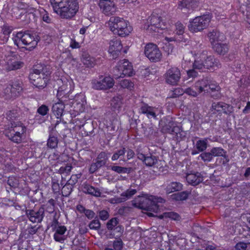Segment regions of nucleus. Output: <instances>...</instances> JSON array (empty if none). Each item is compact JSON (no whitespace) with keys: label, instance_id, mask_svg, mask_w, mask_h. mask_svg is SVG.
Instances as JSON below:
<instances>
[{"label":"nucleus","instance_id":"1","mask_svg":"<svg viewBox=\"0 0 250 250\" xmlns=\"http://www.w3.org/2000/svg\"><path fill=\"white\" fill-rule=\"evenodd\" d=\"M202 44H196L193 48L191 53L198 56L194 63H192L193 67L198 69L201 71H205L206 69H214L221 66V63L214 56L207 55V52L205 50H201Z\"/></svg>","mask_w":250,"mask_h":250},{"label":"nucleus","instance_id":"19","mask_svg":"<svg viewBox=\"0 0 250 250\" xmlns=\"http://www.w3.org/2000/svg\"><path fill=\"white\" fill-rule=\"evenodd\" d=\"M99 6L103 13L106 15H112L117 10L114 2L111 0H100Z\"/></svg>","mask_w":250,"mask_h":250},{"label":"nucleus","instance_id":"40","mask_svg":"<svg viewBox=\"0 0 250 250\" xmlns=\"http://www.w3.org/2000/svg\"><path fill=\"white\" fill-rule=\"evenodd\" d=\"M7 151L3 148H0V164L6 165V161L8 159Z\"/></svg>","mask_w":250,"mask_h":250},{"label":"nucleus","instance_id":"26","mask_svg":"<svg viewBox=\"0 0 250 250\" xmlns=\"http://www.w3.org/2000/svg\"><path fill=\"white\" fill-rule=\"evenodd\" d=\"M64 107V104L60 100L58 102L55 103L53 104L52 111L57 119H60L62 115Z\"/></svg>","mask_w":250,"mask_h":250},{"label":"nucleus","instance_id":"52","mask_svg":"<svg viewBox=\"0 0 250 250\" xmlns=\"http://www.w3.org/2000/svg\"><path fill=\"white\" fill-rule=\"evenodd\" d=\"M8 229L6 228H0V243L8 238Z\"/></svg>","mask_w":250,"mask_h":250},{"label":"nucleus","instance_id":"8","mask_svg":"<svg viewBox=\"0 0 250 250\" xmlns=\"http://www.w3.org/2000/svg\"><path fill=\"white\" fill-rule=\"evenodd\" d=\"M12 39L14 44L18 46L22 44L28 46L27 49L29 51L33 49L38 44V41L34 37L28 32H19Z\"/></svg>","mask_w":250,"mask_h":250},{"label":"nucleus","instance_id":"16","mask_svg":"<svg viewBox=\"0 0 250 250\" xmlns=\"http://www.w3.org/2000/svg\"><path fill=\"white\" fill-rule=\"evenodd\" d=\"M161 111L158 107L152 106L146 103H143L140 106V113L145 114L149 119H155Z\"/></svg>","mask_w":250,"mask_h":250},{"label":"nucleus","instance_id":"47","mask_svg":"<svg viewBox=\"0 0 250 250\" xmlns=\"http://www.w3.org/2000/svg\"><path fill=\"white\" fill-rule=\"evenodd\" d=\"M121 86L124 88L131 89L134 86V83L130 80L124 79L120 82Z\"/></svg>","mask_w":250,"mask_h":250},{"label":"nucleus","instance_id":"29","mask_svg":"<svg viewBox=\"0 0 250 250\" xmlns=\"http://www.w3.org/2000/svg\"><path fill=\"white\" fill-rule=\"evenodd\" d=\"M181 89L180 88L176 89L174 90V94L176 95H182L183 92L185 93L186 94L191 96L192 97H195L197 96V95L200 93L198 92V89H196L194 87V85L190 87H188L185 88L184 90H181V92H180Z\"/></svg>","mask_w":250,"mask_h":250},{"label":"nucleus","instance_id":"18","mask_svg":"<svg viewBox=\"0 0 250 250\" xmlns=\"http://www.w3.org/2000/svg\"><path fill=\"white\" fill-rule=\"evenodd\" d=\"M181 77V73L177 67L169 69L166 73V81L167 83L175 85L177 83Z\"/></svg>","mask_w":250,"mask_h":250},{"label":"nucleus","instance_id":"60","mask_svg":"<svg viewBox=\"0 0 250 250\" xmlns=\"http://www.w3.org/2000/svg\"><path fill=\"white\" fill-rule=\"evenodd\" d=\"M125 202L123 196L115 197L109 199V202L112 204H118Z\"/></svg>","mask_w":250,"mask_h":250},{"label":"nucleus","instance_id":"24","mask_svg":"<svg viewBox=\"0 0 250 250\" xmlns=\"http://www.w3.org/2000/svg\"><path fill=\"white\" fill-rule=\"evenodd\" d=\"M188 183L192 186H196L203 181V177L199 172L188 173L186 176Z\"/></svg>","mask_w":250,"mask_h":250},{"label":"nucleus","instance_id":"11","mask_svg":"<svg viewBox=\"0 0 250 250\" xmlns=\"http://www.w3.org/2000/svg\"><path fill=\"white\" fill-rule=\"evenodd\" d=\"M211 17L209 15L196 17L190 21L188 25V29L193 33L201 31L208 26Z\"/></svg>","mask_w":250,"mask_h":250},{"label":"nucleus","instance_id":"34","mask_svg":"<svg viewBox=\"0 0 250 250\" xmlns=\"http://www.w3.org/2000/svg\"><path fill=\"white\" fill-rule=\"evenodd\" d=\"M124 243L122 239H119L117 240H114L112 245H108L104 248V250H122L123 249Z\"/></svg>","mask_w":250,"mask_h":250},{"label":"nucleus","instance_id":"10","mask_svg":"<svg viewBox=\"0 0 250 250\" xmlns=\"http://www.w3.org/2000/svg\"><path fill=\"white\" fill-rule=\"evenodd\" d=\"M166 28L164 22H162L161 17L155 15L151 16L144 25V29L148 33L154 34L155 33H161Z\"/></svg>","mask_w":250,"mask_h":250},{"label":"nucleus","instance_id":"28","mask_svg":"<svg viewBox=\"0 0 250 250\" xmlns=\"http://www.w3.org/2000/svg\"><path fill=\"white\" fill-rule=\"evenodd\" d=\"M83 191L85 193L90 194L97 197L101 196V192L99 189L95 188L93 186L86 183L83 185Z\"/></svg>","mask_w":250,"mask_h":250},{"label":"nucleus","instance_id":"17","mask_svg":"<svg viewBox=\"0 0 250 250\" xmlns=\"http://www.w3.org/2000/svg\"><path fill=\"white\" fill-rule=\"evenodd\" d=\"M161 130L163 133L174 135L180 131V128L177 126L176 122L172 118L168 117L166 118L165 125L162 126Z\"/></svg>","mask_w":250,"mask_h":250},{"label":"nucleus","instance_id":"56","mask_svg":"<svg viewBox=\"0 0 250 250\" xmlns=\"http://www.w3.org/2000/svg\"><path fill=\"white\" fill-rule=\"evenodd\" d=\"M248 244H250V241L248 243L240 242L236 244L235 248L236 250H246Z\"/></svg>","mask_w":250,"mask_h":250},{"label":"nucleus","instance_id":"27","mask_svg":"<svg viewBox=\"0 0 250 250\" xmlns=\"http://www.w3.org/2000/svg\"><path fill=\"white\" fill-rule=\"evenodd\" d=\"M208 36L212 44L219 42V41H223L225 38L224 34L217 30H213L209 32Z\"/></svg>","mask_w":250,"mask_h":250},{"label":"nucleus","instance_id":"36","mask_svg":"<svg viewBox=\"0 0 250 250\" xmlns=\"http://www.w3.org/2000/svg\"><path fill=\"white\" fill-rule=\"evenodd\" d=\"M83 62L87 67H92L96 64V60L90 56H85L83 58Z\"/></svg>","mask_w":250,"mask_h":250},{"label":"nucleus","instance_id":"46","mask_svg":"<svg viewBox=\"0 0 250 250\" xmlns=\"http://www.w3.org/2000/svg\"><path fill=\"white\" fill-rule=\"evenodd\" d=\"M121 101L118 97L113 98L111 102V106L114 111L119 110L121 107Z\"/></svg>","mask_w":250,"mask_h":250},{"label":"nucleus","instance_id":"30","mask_svg":"<svg viewBox=\"0 0 250 250\" xmlns=\"http://www.w3.org/2000/svg\"><path fill=\"white\" fill-rule=\"evenodd\" d=\"M208 80L207 78L203 79L196 82L194 84V87L198 90L200 93L202 92L207 93L208 86Z\"/></svg>","mask_w":250,"mask_h":250},{"label":"nucleus","instance_id":"31","mask_svg":"<svg viewBox=\"0 0 250 250\" xmlns=\"http://www.w3.org/2000/svg\"><path fill=\"white\" fill-rule=\"evenodd\" d=\"M213 50L218 54L224 55L228 52L229 47L226 43L217 42L212 44Z\"/></svg>","mask_w":250,"mask_h":250},{"label":"nucleus","instance_id":"25","mask_svg":"<svg viewBox=\"0 0 250 250\" xmlns=\"http://www.w3.org/2000/svg\"><path fill=\"white\" fill-rule=\"evenodd\" d=\"M212 108L217 112L228 114L231 112L232 107L223 102H214L212 104Z\"/></svg>","mask_w":250,"mask_h":250},{"label":"nucleus","instance_id":"55","mask_svg":"<svg viewBox=\"0 0 250 250\" xmlns=\"http://www.w3.org/2000/svg\"><path fill=\"white\" fill-rule=\"evenodd\" d=\"M12 32V29L7 26H4L2 29V35L6 36V38L4 39V41L8 40L9 37V35Z\"/></svg>","mask_w":250,"mask_h":250},{"label":"nucleus","instance_id":"64","mask_svg":"<svg viewBox=\"0 0 250 250\" xmlns=\"http://www.w3.org/2000/svg\"><path fill=\"white\" fill-rule=\"evenodd\" d=\"M195 69L196 68L193 67V69L187 71V74L188 78H194L197 77L198 72L195 70Z\"/></svg>","mask_w":250,"mask_h":250},{"label":"nucleus","instance_id":"2","mask_svg":"<svg viewBox=\"0 0 250 250\" xmlns=\"http://www.w3.org/2000/svg\"><path fill=\"white\" fill-rule=\"evenodd\" d=\"M49 0L54 12L62 19H71L79 9L78 0Z\"/></svg>","mask_w":250,"mask_h":250},{"label":"nucleus","instance_id":"6","mask_svg":"<svg viewBox=\"0 0 250 250\" xmlns=\"http://www.w3.org/2000/svg\"><path fill=\"white\" fill-rule=\"evenodd\" d=\"M108 26L114 34L121 37H125L132 30L128 21L119 17H110Z\"/></svg>","mask_w":250,"mask_h":250},{"label":"nucleus","instance_id":"4","mask_svg":"<svg viewBox=\"0 0 250 250\" xmlns=\"http://www.w3.org/2000/svg\"><path fill=\"white\" fill-rule=\"evenodd\" d=\"M164 201L161 197L149 195L143 192L132 201V205L139 208L158 212L160 210L158 204L162 203Z\"/></svg>","mask_w":250,"mask_h":250},{"label":"nucleus","instance_id":"22","mask_svg":"<svg viewBox=\"0 0 250 250\" xmlns=\"http://www.w3.org/2000/svg\"><path fill=\"white\" fill-rule=\"evenodd\" d=\"M59 143L58 133L57 130L52 128L49 132V136L47 140L46 146L50 149H56Z\"/></svg>","mask_w":250,"mask_h":250},{"label":"nucleus","instance_id":"41","mask_svg":"<svg viewBox=\"0 0 250 250\" xmlns=\"http://www.w3.org/2000/svg\"><path fill=\"white\" fill-rule=\"evenodd\" d=\"M73 187L68 183L66 184L62 187V195L63 196L67 197L71 193Z\"/></svg>","mask_w":250,"mask_h":250},{"label":"nucleus","instance_id":"50","mask_svg":"<svg viewBox=\"0 0 250 250\" xmlns=\"http://www.w3.org/2000/svg\"><path fill=\"white\" fill-rule=\"evenodd\" d=\"M49 109L48 107L45 105L42 104L37 109V113L42 116H45L47 115L49 112Z\"/></svg>","mask_w":250,"mask_h":250},{"label":"nucleus","instance_id":"33","mask_svg":"<svg viewBox=\"0 0 250 250\" xmlns=\"http://www.w3.org/2000/svg\"><path fill=\"white\" fill-rule=\"evenodd\" d=\"M208 138L198 140L196 143L195 148L199 152H204L208 147Z\"/></svg>","mask_w":250,"mask_h":250},{"label":"nucleus","instance_id":"35","mask_svg":"<svg viewBox=\"0 0 250 250\" xmlns=\"http://www.w3.org/2000/svg\"><path fill=\"white\" fill-rule=\"evenodd\" d=\"M211 154L213 157H219V156H223L225 158L227 157L226 155V152L225 150L220 147H212L210 150Z\"/></svg>","mask_w":250,"mask_h":250},{"label":"nucleus","instance_id":"15","mask_svg":"<svg viewBox=\"0 0 250 250\" xmlns=\"http://www.w3.org/2000/svg\"><path fill=\"white\" fill-rule=\"evenodd\" d=\"M52 227L54 231L53 235L54 240L57 242L63 243L66 239L65 235L67 230L66 227L62 225L56 219L53 220Z\"/></svg>","mask_w":250,"mask_h":250},{"label":"nucleus","instance_id":"58","mask_svg":"<svg viewBox=\"0 0 250 250\" xmlns=\"http://www.w3.org/2000/svg\"><path fill=\"white\" fill-rule=\"evenodd\" d=\"M208 91L207 93L213 92V91H218L219 90V87L216 84V83H210V82L208 81Z\"/></svg>","mask_w":250,"mask_h":250},{"label":"nucleus","instance_id":"14","mask_svg":"<svg viewBox=\"0 0 250 250\" xmlns=\"http://www.w3.org/2000/svg\"><path fill=\"white\" fill-rule=\"evenodd\" d=\"M146 56L151 62H157L161 60L162 53L158 46L152 43H147L145 48Z\"/></svg>","mask_w":250,"mask_h":250},{"label":"nucleus","instance_id":"54","mask_svg":"<svg viewBox=\"0 0 250 250\" xmlns=\"http://www.w3.org/2000/svg\"><path fill=\"white\" fill-rule=\"evenodd\" d=\"M81 177V174H73L71 175L70 178L67 181V183L73 187L78 182V180Z\"/></svg>","mask_w":250,"mask_h":250},{"label":"nucleus","instance_id":"21","mask_svg":"<svg viewBox=\"0 0 250 250\" xmlns=\"http://www.w3.org/2000/svg\"><path fill=\"white\" fill-rule=\"evenodd\" d=\"M122 45L120 40L113 39L109 42L108 52L112 55L113 58H116L119 55L122 49Z\"/></svg>","mask_w":250,"mask_h":250},{"label":"nucleus","instance_id":"5","mask_svg":"<svg viewBox=\"0 0 250 250\" xmlns=\"http://www.w3.org/2000/svg\"><path fill=\"white\" fill-rule=\"evenodd\" d=\"M26 129L20 122H11V125L6 124L4 126L3 133L12 142L21 143L24 139Z\"/></svg>","mask_w":250,"mask_h":250},{"label":"nucleus","instance_id":"23","mask_svg":"<svg viewBox=\"0 0 250 250\" xmlns=\"http://www.w3.org/2000/svg\"><path fill=\"white\" fill-rule=\"evenodd\" d=\"M138 158L141 160L146 166L152 167L158 163L157 158L152 155H146L142 153H137Z\"/></svg>","mask_w":250,"mask_h":250},{"label":"nucleus","instance_id":"59","mask_svg":"<svg viewBox=\"0 0 250 250\" xmlns=\"http://www.w3.org/2000/svg\"><path fill=\"white\" fill-rule=\"evenodd\" d=\"M167 216L174 220H179L181 218L180 215L174 212H169L166 213Z\"/></svg>","mask_w":250,"mask_h":250},{"label":"nucleus","instance_id":"48","mask_svg":"<svg viewBox=\"0 0 250 250\" xmlns=\"http://www.w3.org/2000/svg\"><path fill=\"white\" fill-rule=\"evenodd\" d=\"M72 167L71 164H67L65 166L61 167L58 170L59 173L61 174H69L71 171Z\"/></svg>","mask_w":250,"mask_h":250},{"label":"nucleus","instance_id":"62","mask_svg":"<svg viewBox=\"0 0 250 250\" xmlns=\"http://www.w3.org/2000/svg\"><path fill=\"white\" fill-rule=\"evenodd\" d=\"M69 46L72 49H77L80 47V43L73 38H71Z\"/></svg>","mask_w":250,"mask_h":250},{"label":"nucleus","instance_id":"57","mask_svg":"<svg viewBox=\"0 0 250 250\" xmlns=\"http://www.w3.org/2000/svg\"><path fill=\"white\" fill-rule=\"evenodd\" d=\"M176 34L182 35L184 32L185 27L181 22H177L175 24Z\"/></svg>","mask_w":250,"mask_h":250},{"label":"nucleus","instance_id":"9","mask_svg":"<svg viewBox=\"0 0 250 250\" xmlns=\"http://www.w3.org/2000/svg\"><path fill=\"white\" fill-rule=\"evenodd\" d=\"M0 66L6 71L15 70L21 68L23 66V62L21 61L19 56L16 53L11 52L5 56L1 61Z\"/></svg>","mask_w":250,"mask_h":250},{"label":"nucleus","instance_id":"44","mask_svg":"<svg viewBox=\"0 0 250 250\" xmlns=\"http://www.w3.org/2000/svg\"><path fill=\"white\" fill-rule=\"evenodd\" d=\"M59 158L60 155L58 153L53 152L49 156L48 160L51 165L55 166L56 163H59Z\"/></svg>","mask_w":250,"mask_h":250},{"label":"nucleus","instance_id":"7","mask_svg":"<svg viewBox=\"0 0 250 250\" xmlns=\"http://www.w3.org/2000/svg\"><path fill=\"white\" fill-rule=\"evenodd\" d=\"M22 89V83L19 80L12 84H0V97L6 100L14 99L20 95Z\"/></svg>","mask_w":250,"mask_h":250},{"label":"nucleus","instance_id":"51","mask_svg":"<svg viewBox=\"0 0 250 250\" xmlns=\"http://www.w3.org/2000/svg\"><path fill=\"white\" fill-rule=\"evenodd\" d=\"M89 228L91 229L98 230L101 227V223L98 219H94L88 225Z\"/></svg>","mask_w":250,"mask_h":250},{"label":"nucleus","instance_id":"63","mask_svg":"<svg viewBox=\"0 0 250 250\" xmlns=\"http://www.w3.org/2000/svg\"><path fill=\"white\" fill-rule=\"evenodd\" d=\"M38 229L36 226H30L26 230L28 234L34 235L37 232Z\"/></svg>","mask_w":250,"mask_h":250},{"label":"nucleus","instance_id":"43","mask_svg":"<svg viewBox=\"0 0 250 250\" xmlns=\"http://www.w3.org/2000/svg\"><path fill=\"white\" fill-rule=\"evenodd\" d=\"M137 192V190L134 189H128L125 192H123L121 194V196H123L125 201L127 199L130 198L132 196L135 195Z\"/></svg>","mask_w":250,"mask_h":250},{"label":"nucleus","instance_id":"39","mask_svg":"<svg viewBox=\"0 0 250 250\" xmlns=\"http://www.w3.org/2000/svg\"><path fill=\"white\" fill-rule=\"evenodd\" d=\"M189 194L188 191H183L172 195L173 198L177 201L185 200L187 199Z\"/></svg>","mask_w":250,"mask_h":250},{"label":"nucleus","instance_id":"61","mask_svg":"<svg viewBox=\"0 0 250 250\" xmlns=\"http://www.w3.org/2000/svg\"><path fill=\"white\" fill-rule=\"evenodd\" d=\"M99 216L101 220H106L109 217V213L106 210H102L99 212Z\"/></svg>","mask_w":250,"mask_h":250},{"label":"nucleus","instance_id":"13","mask_svg":"<svg viewBox=\"0 0 250 250\" xmlns=\"http://www.w3.org/2000/svg\"><path fill=\"white\" fill-rule=\"evenodd\" d=\"M91 87L95 90H106L112 88L114 82L113 79L109 77L100 76L99 77L91 81Z\"/></svg>","mask_w":250,"mask_h":250},{"label":"nucleus","instance_id":"20","mask_svg":"<svg viewBox=\"0 0 250 250\" xmlns=\"http://www.w3.org/2000/svg\"><path fill=\"white\" fill-rule=\"evenodd\" d=\"M44 210L43 208H40L38 210L27 209L26 214L29 220L33 223H41L44 217Z\"/></svg>","mask_w":250,"mask_h":250},{"label":"nucleus","instance_id":"42","mask_svg":"<svg viewBox=\"0 0 250 250\" xmlns=\"http://www.w3.org/2000/svg\"><path fill=\"white\" fill-rule=\"evenodd\" d=\"M198 158H200L204 162H210L212 161L213 157L210 151L209 152H203Z\"/></svg>","mask_w":250,"mask_h":250},{"label":"nucleus","instance_id":"53","mask_svg":"<svg viewBox=\"0 0 250 250\" xmlns=\"http://www.w3.org/2000/svg\"><path fill=\"white\" fill-rule=\"evenodd\" d=\"M118 224V221L116 218H113L109 220L106 224L107 228L109 230H112Z\"/></svg>","mask_w":250,"mask_h":250},{"label":"nucleus","instance_id":"12","mask_svg":"<svg viewBox=\"0 0 250 250\" xmlns=\"http://www.w3.org/2000/svg\"><path fill=\"white\" fill-rule=\"evenodd\" d=\"M133 74L132 66L126 60L120 61L113 70V75L115 79L123 78L125 76H131Z\"/></svg>","mask_w":250,"mask_h":250},{"label":"nucleus","instance_id":"37","mask_svg":"<svg viewBox=\"0 0 250 250\" xmlns=\"http://www.w3.org/2000/svg\"><path fill=\"white\" fill-rule=\"evenodd\" d=\"M39 13L41 18L44 22L47 23L51 22L52 19L47 11L43 8H41L39 10Z\"/></svg>","mask_w":250,"mask_h":250},{"label":"nucleus","instance_id":"49","mask_svg":"<svg viewBox=\"0 0 250 250\" xmlns=\"http://www.w3.org/2000/svg\"><path fill=\"white\" fill-rule=\"evenodd\" d=\"M125 152L126 150L125 147H123L121 149L118 150L113 154V156L111 157V160L112 161H116L118 160L120 157L124 156Z\"/></svg>","mask_w":250,"mask_h":250},{"label":"nucleus","instance_id":"32","mask_svg":"<svg viewBox=\"0 0 250 250\" xmlns=\"http://www.w3.org/2000/svg\"><path fill=\"white\" fill-rule=\"evenodd\" d=\"M183 185L177 182H173L168 184L165 188L167 194L175 191H179L182 189Z\"/></svg>","mask_w":250,"mask_h":250},{"label":"nucleus","instance_id":"3","mask_svg":"<svg viewBox=\"0 0 250 250\" xmlns=\"http://www.w3.org/2000/svg\"><path fill=\"white\" fill-rule=\"evenodd\" d=\"M50 74L49 66L37 64L34 67L29 77L31 83L35 86L42 89L46 87L50 79Z\"/></svg>","mask_w":250,"mask_h":250},{"label":"nucleus","instance_id":"45","mask_svg":"<svg viewBox=\"0 0 250 250\" xmlns=\"http://www.w3.org/2000/svg\"><path fill=\"white\" fill-rule=\"evenodd\" d=\"M6 120L8 121L7 124L11 125V122H15V120L17 117L18 114L15 110L9 111L7 113Z\"/></svg>","mask_w":250,"mask_h":250},{"label":"nucleus","instance_id":"38","mask_svg":"<svg viewBox=\"0 0 250 250\" xmlns=\"http://www.w3.org/2000/svg\"><path fill=\"white\" fill-rule=\"evenodd\" d=\"M111 170L118 173H129L131 171L130 168H127L116 166L111 167Z\"/></svg>","mask_w":250,"mask_h":250}]
</instances>
